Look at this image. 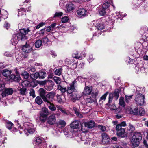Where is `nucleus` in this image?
<instances>
[{
    "label": "nucleus",
    "mask_w": 148,
    "mask_h": 148,
    "mask_svg": "<svg viewBox=\"0 0 148 148\" xmlns=\"http://www.w3.org/2000/svg\"><path fill=\"white\" fill-rule=\"evenodd\" d=\"M77 84V82L75 80L72 84L70 85L69 87H68V89L67 90V92L69 93V94L67 95V96L69 97L70 99L73 101H75L77 100L78 99L77 97V95L75 93H73L71 94L73 91H74L75 90V86Z\"/></svg>",
    "instance_id": "f03ea898"
},
{
    "label": "nucleus",
    "mask_w": 148,
    "mask_h": 148,
    "mask_svg": "<svg viewBox=\"0 0 148 148\" xmlns=\"http://www.w3.org/2000/svg\"><path fill=\"white\" fill-rule=\"evenodd\" d=\"M58 126L59 128L64 127L65 126V122L64 121L60 120L58 123Z\"/></svg>",
    "instance_id": "2f4dec72"
},
{
    "label": "nucleus",
    "mask_w": 148,
    "mask_h": 148,
    "mask_svg": "<svg viewBox=\"0 0 148 148\" xmlns=\"http://www.w3.org/2000/svg\"><path fill=\"white\" fill-rule=\"evenodd\" d=\"M21 75L25 79H28L29 76V74L25 71L22 72Z\"/></svg>",
    "instance_id": "c756f323"
},
{
    "label": "nucleus",
    "mask_w": 148,
    "mask_h": 148,
    "mask_svg": "<svg viewBox=\"0 0 148 148\" xmlns=\"http://www.w3.org/2000/svg\"><path fill=\"white\" fill-rule=\"evenodd\" d=\"M132 148H140L139 146V144L136 145V143H132Z\"/></svg>",
    "instance_id": "13d9d810"
},
{
    "label": "nucleus",
    "mask_w": 148,
    "mask_h": 148,
    "mask_svg": "<svg viewBox=\"0 0 148 148\" xmlns=\"http://www.w3.org/2000/svg\"><path fill=\"white\" fill-rule=\"evenodd\" d=\"M136 95L134 99L135 101L137 106H142L145 102V97L144 95L139 92V91L136 92Z\"/></svg>",
    "instance_id": "7ed1b4c3"
},
{
    "label": "nucleus",
    "mask_w": 148,
    "mask_h": 148,
    "mask_svg": "<svg viewBox=\"0 0 148 148\" xmlns=\"http://www.w3.org/2000/svg\"><path fill=\"white\" fill-rule=\"evenodd\" d=\"M22 50L25 52L29 53L31 51L32 47L28 44L26 43V45L23 46Z\"/></svg>",
    "instance_id": "dca6fc26"
},
{
    "label": "nucleus",
    "mask_w": 148,
    "mask_h": 148,
    "mask_svg": "<svg viewBox=\"0 0 148 148\" xmlns=\"http://www.w3.org/2000/svg\"><path fill=\"white\" fill-rule=\"evenodd\" d=\"M121 129H125L123 127H121V125H116V131L117 132L118 131H120V130H121Z\"/></svg>",
    "instance_id": "09e8293b"
},
{
    "label": "nucleus",
    "mask_w": 148,
    "mask_h": 148,
    "mask_svg": "<svg viewBox=\"0 0 148 148\" xmlns=\"http://www.w3.org/2000/svg\"><path fill=\"white\" fill-rule=\"evenodd\" d=\"M41 97L40 96H37L35 98V101L38 105H40L42 103L43 101Z\"/></svg>",
    "instance_id": "4be33fe9"
},
{
    "label": "nucleus",
    "mask_w": 148,
    "mask_h": 148,
    "mask_svg": "<svg viewBox=\"0 0 148 148\" xmlns=\"http://www.w3.org/2000/svg\"><path fill=\"white\" fill-rule=\"evenodd\" d=\"M111 1H108L105 2L102 6V8L105 9H106L110 6Z\"/></svg>",
    "instance_id": "cd10ccee"
},
{
    "label": "nucleus",
    "mask_w": 148,
    "mask_h": 148,
    "mask_svg": "<svg viewBox=\"0 0 148 148\" xmlns=\"http://www.w3.org/2000/svg\"><path fill=\"white\" fill-rule=\"evenodd\" d=\"M38 77L40 79H44L46 77L47 74L46 72L41 71L38 73Z\"/></svg>",
    "instance_id": "393cba45"
},
{
    "label": "nucleus",
    "mask_w": 148,
    "mask_h": 148,
    "mask_svg": "<svg viewBox=\"0 0 148 148\" xmlns=\"http://www.w3.org/2000/svg\"><path fill=\"white\" fill-rule=\"evenodd\" d=\"M79 121H75L70 124V126L71 128L74 129H76L78 128L79 126Z\"/></svg>",
    "instance_id": "6ab92c4d"
},
{
    "label": "nucleus",
    "mask_w": 148,
    "mask_h": 148,
    "mask_svg": "<svg viewBox=\"0 0 148 148\" xmlns=\"http://www.w3.org/2000/svg\"><path fill=\"white\" fill-rule=\"evenodd\" d=\"M119 90L117 89L116 90L113 94L114 98H115L116 100H117L119 97Z\"/></svg>",
    "instance_id": "473e14b6"
},
{
    "label": "nucleus",
    "mask_w": 148,
    "mask_h": 148,
    "mask_svg": "<svg viewBox=\"0 0 148 148\" xmlns=\"http://www.w3.org/2000/svg\"><path fill=\"white\" fill-rule=\"evenodd\" d=\"M56 107L58 108V110H60L63 113H65L64 108H62V106H60L56 105Z\"/></svg>",
    "instance_id": "37998d69"
},
{
    "label": "nucleus",
    "mask_w": 148,
    "mask_h": 148,
    "mask_svg": "<svg viewBox=\"0 0 148 148\" xmlns=\"http://www.w3.org/2000/svg\"><path fill=\"white\" fill-rule=\"evenodd\" d=\"M47 114L45 113L41 112L40 113V116L43 117L45 118H47Z\"/></svg>",
    "instance_id": "0e129e2a"
},
{
    "label": "nucleus",
    "mask_w": 148,
    "mask_h": 148,
    "mask_svg": "<svg viewBox=\"0 0 148 148\" xmlns=\"http://www.w3.org/2000/svg\"><path fill=\"white\" fill-rule=\"evenodd\" d=\"M58 88L61 91L62 94L65 92V88H63L60 85L58 86Z\"/></svg>",
    "instance_id": "3c124183"
},
{
    "label": "nucleus",
    "mask_w": 148,
    "mask_h": 148,
    "mask_svg": "<svg viewBox=\"0 0 148 148\" xmlns=\"http://www.w3.org/2000/svg\"><path fill=\"white\" fill-rule=\"evenodd\" d=\"M9 80L10 82L15 81L18 82L21 79L20 76L18 75H15L13 74L10 75L9 76Z\"/></svg>",
    "instance_id": "9d476101"
},
{
    "label": "nucleus",
    "mask_w": 148,
    "mask_h": 148,
    "mask_svg": "<svg viewBox=\"0 0 148 148\" xmlns=\"http://www.w3.org/2000/svg\"><path fill=\"white\" fill-rule=\"evenodd\" d=\"M97 27L98 30H101L103 29L104 28V26L103 24L99 23L97 25Z\"/></svg>",
    "instance_id": "e433bc0d"
},
{
    "label": "nucleus",
    "mask_w": 148,
    "mask_h": 148,
    "mask_svg": "<svg viewBox=\"0 0 148 148\" xmlns=\"http://www.w3.org/2000/svg\"><path fill=\"white\" fill-rule=\"evenodd\" d=\"M60 5L62 7H64V1L60 0Z\"/></svg>",
    "instance_id": "338daca9"
},
{
    "label": "nucleus",
    "mask_w": 148,
    "mask_h": 148,
    "mask_svg": "<svg viewBox=\"0 0 148 148\" xmlns=\"http://www.w3.org/2000/svg\"><path fill=\"white\" fill-rule=\"evenodd\" d=\"M42 45V41L40 40H37L35 44V46L36 48H39Z\"/></svg>",
    "instance_id": "c85d7f7f"
},
{
    "label": "nucleus",
    "mask_w": 148,
    "mask_h": 148,
    "mask_svg": "<svg viewBox=\"0 0 148 148\" xmlns=\"http://www.w3.org/2000/svg\"><path fill=\"white\" fill-rule=\"evenodd\" d=\"M71 26V24L69 22H66L65 23V28H67V30H69L71 32H75L77 31V29L76 27H74L73 26H72L69 29V27Z\"/></svg>",
    "instance_id": "2eb2a0df"
},
{
    "label": "nucleus",
    "mask_w": 148,
    "mask_h": 148,
    "mask_svg": "<svg viewBox=\"0 0 148 148\" xmlns=\"http://www.w3.org/2000/svg\"><path fill=\"white\" fill-rule=\"evenodd\" d=\"M128 130L130 131L131 132H132L135 130V127L131 123L129 124Z\"/></svg>",
    "instance_id": "4c0bfd02"
},
{
    "label": "nucleus",
    "mask_w": 148,
    "mask_h": 148,
    "mask_svg": "<svg viewBox=\"0 0 148 148\" xmlns=\"http://www.w3.org/2000/svg\"><path fill=\"white\" fill-rule=\"evenodd\" d=\"M88 60L89 62H92L94 60L92 55H90Z\"/></svg>",
    "instance_id": "69168bd1"
},
{
    "label": "nucleus",
    "mask_w": 148,
    "mask_h": 148,
    "mask_svg": "<svg viewBox=\"0 0 148 148\" xmlns=\"http://www.w3.org/2000/svg\"><path fill=\"white\" fill-rule=\"evenodd\" d=\"M125 130V129H121L120 131H118L116 133L117 135L119 137H125L126 136Z\"/></svg>",
    "instance_id": "f3484780"
},
{
    "label": "nucleus",
    "mask_w": 148,
    "mask_h": 148,
    "mask_svg": "<svg viewBox=\"0 0 148 148\" xmlns=\"http://www.w3.org/2000/svg\"><path fill=\"white\" fill-rule=\"evenodd\" d=\"M102 144H108L110 140L109 136L105 133L102 134Z\"/></svg>",
    "instance_id": "f8f14e48"
},
{
    "label": "nucleus",
    "mask_w": 148,
    "mask_h": 148,
    "mask_svg": "<svg viewBox=\"0 0 148 148\" xmlns=\"http://www.w3.org/2000/svg\"><path fill=\"white\" fill-rule=\"evenodd\" d=\"M61 73V69H57L55 71V74L56 75H60Z\"/></svg>",
    "instance_id": "c03bdc74"
},
{
    "label": "nucleus",
    "mask_w": 148,
    "mask_h": 148,
    "mask_svg": "<svg viewBox=\"0 0 148 148\" xmlns=\"http://www.w3.org/2000/svg\"><path fill=\"white\" fill-rule=\"evenodd\" d=\"M98 128L101 131H105L106 130V128L104 126L98 125Z\"/></svg>",
    "instance_id": "603ef678"
},
{
    "label": "nucleus",
    "mask_w": 148,
    "mask_h": 148,
    "mask_svg": "<svg viewBox=\"0 0 148 148\" xmlns=\"http://www.w3.org/2000/svg\"><path fill=\"white\" fill-rule=\"evenodd\" d=\"M66 6L67 12H69L72 11L73 10V5L72 3H71L67 4H66Z\"/></svg>",
    "instance_id": "412c9836"
},
{
    "label": "nucleus",
    "mask_w": 148,
    "mask_h": 148,
    "mask_svg": "<svg viewBox=\"0 0 148 148\" xmlns=\"http://www.w3.org/2000/svg\"><path fill=\"white\" fill-rule=\"evenodd\" d=\"M71 61L69 59L66 60L65 61V64L67 65H69L71 64Z\"/></svg>",
    "instance_id": "774afa93"
},
{
    "label": "nucleus",
    "mask_w": 148,
    "mask_h": 148,
    "mask_svg": "<svg viewBox=\"0 0 148 148\" xmlns=\"http://www.w3.org/2000/svg\"><path fill=\"white\" fill-rule=\"evenodd\" d=\"M77 66V65L76 63H74L71 66L70 68L73 69H76Z\"/></svg>",
    "instance_id": "bf43d9fd"
},
{
    "label": "nucleus",
    "mask_w": 148,
    "mask_h": 148,
    "mask_svg": "<svg viewBox=\"0 0 148 148\" xmlns=\"http://www.w3.org/2000/svg\"><path fill=\"white\" fill-rule=\"evenodd\" d=\"M65 96L64 95H58L57 96V100L59 103H61L63 101V98Z\"/></svg>",
    "instance_id": "bb28decb"
},
{
    "label": "nucleus",
    "mask_w": 148,
    "mask_h": 148,
    "mask_svg": "<svg viewBox=\"0 0 148 148\" xmlns=\"http://www.w3.org/2000/svg\"><path fill=\"white\" fill-rule=\"evenodd\" d=\"M133 112L135 114H139V110L137 108H136L134 109Z\"/></svg>",
    "instance_id": "e2e57ef3"
},
{
    "label": "nucleus",
    "mask_w": 148,
    "mask_h": 148,
    "mask_svg": "<svg viewBox=\"0 0 148 148\" xmlns=\"http://www.w3.org/2000/svg\"><path fill=\"white\" fill-rule=\"evenodd\" d=\"M132 95H130V96L125 95V101L126 102L128 103L129 101V100H130L132 98Z\"/></svg>",
    "instance_id": "864d4df0"
},
{
    "label": "nucleus",
    "mask_w": 148,
    "mask_h": 148,
    "mask_svg": "<svg viewBox=\"0 0 148 148\" xmlns=\"http://www.w3.org/2000/svg\"><path fill=\"white\" fill-rule=\"evenodd\" d=\"M141 134L140 132H135L132 138V143H136V145L139 144V141L142 139Z\"/></svg>",
    "instance_id": "423d86ee"
},
{
    "label": "nucleus",
    "mask_w": 148,
    "mask_h": 148,
    "mask_svg": "<svg viewBox=\"0 0 148 148\" xmlns=\"http://www.w3.org/2000/svg\"><path fill=\"white\" fill-rule=\"evenodd\" d=\"M54 94L52 92H50L45 95L42 98V99L45 102L48 103L51 102L54 97Z\"/></svg>",
    "instance_id": "0eeeda50"
},
{
    "label": "nucleus",
    "mask_w": 148,
    "mask_h": 148,
    "mask_svg": "<svg viewBox=\"0 0 148 148\" xmlns=\"http://www.w3.org/2000/svg\"><path fill=\"white\" fill-rule=\"evenodd\" d=\"M18 89L19 93L23 95H26L27 93V89L24 87H23Z\"/></svg>",
    "instance_id": "aec40b11"
},
{
    "label": "nucleus",
    "mask_w": 148,
    "mask_h": 148,
    "mask_svg": "<svg viewBox=\"0 0 148 148\" xmlns=\"http://www.w3.org/2000/svg\"><path fill=\"white\" fill-rule=\"evenodd\" d=\"M72 56L73 58L76 59H79L80 58V56L78 55V53L77 52L73 53L72 54Z\"/></svg>",
    "instance_id": "8fccbe9b"
},
{
    "label": "nucleus",
    "mask_w": 148,
    "mask_h": 148,
    "mask_svg": "<svg viewBox=\"0 0 148 148\" xmlns=\"http://www.w3.org/2000/svg\"><path fill=\"white\" fill-rule=\"evenodd\" d=\"M106 9L102 8L99 11V14L101 16L104 15L106 13Z\"/></svg>",
    "instance_id": "ea45409f"
},
{
    "label": "nucleus",
    "mask_w": 148,
    "mask_h": 148,
    "mask_svg": "<svg viewBox=\"0 0 148 148\" xmlns=\"http://www.w3.org/2000/svg\"><path fill=\"white\" fill-rule=\"evenodd\" d=\"M25 13L24 9L23 8L21 9L18 10V16H20L23 15Z\"/></svg>",
    "instance_id": "a19ab883"
},
{
    "label": "nucleus",
    "mask_w": 148,
    "mask_h": 148,
    "mask_svg": "<svg viewBox=\"0 0 148 148\" xmlns=\"http://www.w3.org/2000/svg\"><path fill=\"white\" fill-rule=\"evenodd\" d=\"M29 93L30 95L32 96L33 98H34L36 97L35 91L32 88L30 89Z\"/></svg>",
    "instance_id": "a18cd8bd"
},
{
    "label": "nucleus",
    "mask_w": 148,
    "mask_h": 148,
    "mask_svg": "<svg viewBox=\"0 0 148 148\" xmlns=\"http://www.w3.org/2000/svg\"><path fill=\"white\" fill-rule=\"evenodd\" d=\"M13 92L12 88H6L2 93L1 95L3 97H4L7 95H12Z\"/></svg>",
    "instance_id": "6e6552de"
},
{
    "label": "nucleus",
    "mask_w": 148,
    "mask_h": 148,
    "mask_svg": "<svg viewBox=\"0 0 148 148\" xmlns=\"http://www.w3.org/2000/svg\"><path fill=\"white\" fill-rule=\"evenodd\" d=\"M47 81L45 80L42 81H39L38 82L39 84L42 85H45L46 84Z\"/></svg>",
    "instance_id": "052dcab7"
},
{
    "label": "nucleus",
    "mask_w": 148,
    "mask_h": 148,
    "mask_svg": "<svg viewBox=\"0 0 148 148\" xmlns=\"http://www.w3.org/2000/svg\"><path fill=\"white\" fill-rule=\"evenodd\" d=\"M5 87V84L3 82H0V91L2 90Z\"/></svg>",
    "instance_id": "de8ad7c7"
},
{
    "label": "nucleus",
    "mask_w": 148,
    "mask_h": 148,
    "mask_svg": "<svg viewBox=\"0 0 148 148\" xmlns=\"http://www.w3.org/2000/svg\"><path fill=\"white\" fill-rule=\"evenodd\" d=\"M38 73H36L34 74H32L30 75V77L33 79H36L38 77Z\"/></svg>",
    "instance_id": "f704fd0d"
},
{
    "label": "nucleus",
    "mask_w": 148,
    "mask_h": 148,
    "mask_svg": "<svg viewBox=\"0 0 148 148\" xmlns=\"http://www.w3.org/2000/svg\"><path fill=\"white\" fill-rule=\"evenodd\" d=\"M24 127L25 128L23 131L26 134H27L26 132L30 134H32L35 131L34 129L33 128V125L29 122H26L24 123Z\"/></svg>",
    "instance_id": "20e7f679"
},
{
    "label": "nucleus",
    "mask_w": 148,
    "mask_h": 148,
    "mask_svg": "<svg viewBox=\"0 0 148 148\" xmlns=\"http://www.w3.org/2000/svg\"><path fill=\"white\" fill-rule=\"evenodd\" d=\"M108 93V92H107L106 93H105L101 97L100 99L101 100H105Z\"/></svg>",
    "instance_id": "5fc2aeb1"
},
{
    "label": "nucleus",
    "mask_w": 148,
    "mask_h": 148,
    "mask_svg": "<svg viewBox=\"0 0 148 148\" xmlns=\"http://www.w3.org/2000/svg\"><path fill=\"white\" fill-rule=\"evenodd\" d=\"M1 72L3 76L5 77H9L11 73V71L6 69L3 70Z\"/></svg>",
    "instance_id": "a211bd4d"
},
{
    "label": "nucleus",
    "mask_w": 148,
    "mask_h": 148,
    "mask_svg": "<svg viewBox=\"0 0 148 148\" xmlns=\"http://www.w3.org/2000/svg\"><path fill=\"white\" fill-rule=\"evenodd\" d=\"M77 13L79 17H85L87 15V10L84 8H80L77 11Z\"/></svg>",
    "instance_id": "9b49d317"
},
{
    "label": "nucleus",
    "mask_w": 148,
    "mask_h": 148,
    "mask_svg": "<svg viewBox=\"0 0 148 148\" xmlns=\"http://www.w3.org/2000/svg\"><path fill=\"white\" fill-rule=\"evenodd\" d=\"M29 31L28 29H23L20 31L19 33L13 35L11 42L12 45H14L18 40H25L27 38L26 35Z\"/></svg>",
    "instance_id": "f257e3e1"
},
{
    "label": "nucleus",
    "mask_w": 148,
    "mask_h": 148,
    "mask_svg": "<svg viewBox=\"0 0 148 148\" xmlns=\"http://www.w3.org/2000/svg\"><path fill=\"white\" fill-rule=\"evenodd\" d=\"M63 13L62 12H59L56 13L54 14L53 17L54 18L56 17H60L61 16Z\"/></svg>",
    "instance_id": "49530a36"
},
{
    "label": "nucleus",
    "mask_w": 148,
    "mask_h": 148,
    "mask_svg": "<svg viewBox=\"0 0 148 148\" xmlns=\"http://www.w3.org/2000/svg\"><path fill=\"white\" fill-rule=\"evenodd\" d=\"M54 85V84L52 80H49L47 81L44 87L46 90L50 91L52 89Z\"/></svg>",
    "instance_id": "1a4fd4ad"
},
{
    "label": "nucleus",
    "mask_w": 148,
    "mask_h": 148,
    "mask_svg": "<svg viewBox=\"0 0 148 148\" xmlns=\"http://www.w3.org/2000/svg\"><path fill=\"white\" fill-rule=\"evenodd\" d=\"M42 41L43 43H46L48 42L49 40L47 37H45L42 39Z\"/></svg>",
    "instance_id": "680f3d73"
},
{
    "label": "nucleus",
    "mask_w": 148,
    "mask_h": 148,
    "mask_svg": "<svg viewBox=\"0 0 148 148\" xmlns=\"http://www.w3.org/2000/svg\"><path fill=\"white\" fill-rule=\"evenodd\" d=\"M41 140L40 138L36 137L34 140L33 144L35 145H38L41 144Z\"/></svg>",
    "instance_id": "b1692460"
},
{
    "label": "nucleus",
    "mask_w": 148,
    "mask_h": 148,
    "mask_svg": "<svg viewBox=\"0 0 148 148\" xmlns=\"http://www.w3.org/2000/svg\"><path fill=\"white\" fill-rule=\"evenodd\" d=\"M56 121V118L55 114L50 115L48 118L47 121L48 123L50 124L53 125L54 123Z\"/></svg>",
    "instance_id": "4468645a"
},
{
    "label": "nucleus",
    "mask_w": 148,
    "mask_h": 148,
    "mask_svg": "<svg viewBox=\"0 0 148 148\" xmlns=\"http://www.w3.org/2000/svg\"><path fill=\"white\" fill-rule=\"evenodd\" d=\"M41 112L47 114L48 113V109L46 108H43L42 109Z\"/></svg>",
    "instance_id": "6e6d98bb"
},
{
    "label": "nucleus",
    "mask_w": 148,
    "mask_h": 148,
    "mask_svg": "<svg viewBox=\"0 0 148 148\" xmlns=\"http://www.w3.org/2000/svg\"><path fill=\"white\" fill-rule=\"evenodd\" d=\"M114 95L112 93H110L109 95V100H108V102L110 103L112 102V100L113 97H114Z\"/></svg>",
    "instance_id": "79ce46f5"
},
{
    "label": "nucleus",
    "mask_w": 148,
    "mask_h": 148,
    "mask_svg": "<svg viewBox=\"0 0 148 148\" xmlns=\"http://www.w3.org/2000/svg\"><path fill=\"white\" fill-rule=\"evenodd\" d=\"M95 122L92 121L89 122L82 123L81 125V130L83 132H85L87 130L85 128H92L95 125Z\"/></svg>",
    "instance_id": "39448f33"
},
{
    "label": "nucleus",
    "mask_w": 148,
    "mask_h": 148,
    "mask_svg": "<svg viewBox=\"0 0 148 148\" xmlns=\"http://www.w3.org/2000/svg\"><path fill=\"white\" fill-rule=\"evenodd\" d=\"M145 113V111L143 108H140L139 109V114L140 116H143Z\"/></svg>",
    "instance_id": "58836bf2"
},
{
    "label": "nucleus",
    "mask_w": 148,
    "mask_h": 148,
    "mask_svg": "<svg viewBox=\"0 0 148 148\" xmlns=\"http://www.w3.org/2000/svg\"><path fill=\"white\" fill-rule=\"evenodd\" d=\"M92 88L91 86L85 87L83 92V95H90L92 91Z\"/></svg>",
    "instance_id": "ddd939ff"
},
{
    "label": "nucleus",
    "mask_w": 148,
    "mask_h": 148,
    "mask_svg": "<svg viewBox=\"0 0 148 148\" xmlns=\"http://www.w3.org/2000/svg\"><path fill=\"white\" fill-rule=\"evenodd\" d=\"M75 112L76 115L78 116V117L81 118L82 117V115L79 113L78 111H77L76 110H75Z\"/></svg>",
    "instance_id": "4d7b16f0"
},
{
    "label": "nucleus",
    "mask_w": 148,
    "mask_h": 148,
    "mask_svg": "<svg viewBox=\"0 0 148 148\" xmlns=\"http://www.w3.org/2000/svg\"><path fill=\"white\" fill-rule=\"evenodd\" d=\"M47 106L52 111H54L56 110V107L54 105L51 103H49L47 104Z\"/></svg>",
    "instance_id": "a878e982"
},
{
    "label": "nucleus",
    "mask_w": 148,
    "mask_h": 148,
    "mask_svg": "<svg viewBox=\"0 0 148 148\" xmlns=\"http://www.w3.org/2000/svg\"><path fill=\"white\" fill-rule=\"evenodd\" d=\"M119 104L120 105L124 107L125 105L124 99L123 97H120L119 98Z\"/></svg>",
    "instance_id": "7c9ffc66"
},
{
    "label": "nucleus",
    "mask_w": 148,
    "mask_h": 148,
    "mask_svg": "<svg viewBox=\"0 0 148 148\" xmlns=\"http://www.w3.org/2000/svg\"><path fill=\"white\" fill-rule=\"evenodd\" d=\"M53 79L54 81L57 84H60L61 82V79L59 77L56 76H54L53 77Z\"/></svg>",
    "instance_id": "72a5a7b5"
},
{
    "label": "nucleus",
    "mask_w": 148,
    "mask_h": 148,
    "mask_svg": "<svg viewBox=\"0 0 148 148\" xmlns=\"http://www.w3.org/2000/svg\"><path fill=\"white\" fill-rule=\"evenodd\" d=\"M39 95L40 97H41L42 99L46 95V91L42 88H40L39 90Z\"/></svg>",
    "instance_id": "5701e85b"
},
{
    "label": "nucleus",
    "mask_w": 148,
    "mask_h": 148,
    "mask_svg": "<svg viewBox=\"0 0 148 148\" xmlns=\"http://www.w3.org/2000/svg\"><path fill=\"white\" fill-rule=\"evenodd\" d=\"M6 125L8 129L10 130L13 125V124L11 122L8 121L7 122Z\"/></svg>",
    "instance_id": "c9c22d12"
}]
</instances>
